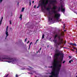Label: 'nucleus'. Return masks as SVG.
<instances>
[{
    "instance_id": "1",
    "label": "nucleus",
    "mask_w": 77,
    "mask_h": 77,
    "mask_svg": "<svg viewBox=\"0 0 77 77\" xmlns=\"http://www.w3.org/2000/svg\"><path fill=\"white\" fill-rule=\"evenodd\" d=\"M56 54L54 56V62L53 66L50 67L52 68V71L50 73L51 75L49 77H58L59 72L61 67L62 61L63 54L59 51L58 50H56Z\"/></svg>"
},
{
    "instance_id": "2",
    "label": "nucleus",
    "mask_w": 77,
    "mask_h": 77,
    "mask_svg": "<svg viewBox=\"0 0 77 77\" xmlns=\"http://www.w3.org/2000/svg\"><path fill=\"white\" fill-rule=\"evenodd\" d=\"M57 6L56 5H55V6H53V8H51V9L52 10L51 11L52 12H53V13L55 15L53 17L52 14L50 13V12H49V16H48V20L50 22H51V21H53V18L57 20V22H59V21H62L61 19L59 20V18L60 17V14H56V11L55 10L56 9H57Z\"/></svg>"
},
{
    "instance_id": "3",
    "label": "nucleus",
    "mask_w": 77,
    "mask_h": 77,
    "mask_svg": "<svg viewBox=\"0 0 77 77\" xmlns=\"http://www.w3.org/2000/svg\"><path fill=\"white\" fill-rule=\"evenodd\" d=\"M64 34V32H62L58 35H56L54 38V42L55 45L57 47L58 45H60L63 40H62V36H63V35Z\"/></svg>"
},
{
    "instance_id": "4",
    "label": "nucleus",
    "mask_w": 77,
    "mask_h": 77,
    "mask_svg": "<svg viewBox=\"0 0 77 77\" xmlns=\"http://www.w3.org/2000/svg\"><path fill=\"white\" fill-rule=\"evenodd\" d=\"M2 61H3V62H7L8 63H11V62H12V63L14 64L16 62V60L15 58H11L8 57L7 58H3Z\"/></svg>"
},
{
    "instance_id": "5",
    "label": "nucleus",
    "mask_w": 77,
    "mask_h": 77,
    "mask_svg": "<svg viewBox=\"0 0 77 77\" xmlns=\"http://www.w3.org/2000/svg\"><path fill=\"white\" fill-rule=\"evenodd\" d=\"M57 3V1L56 0H49V3L51 5H52L53 6H54V3ZM45 3L48 4V0H42V4L45 5Z\"/></svg>"
},
{
    "instance_id": "6",
    "label": "nucleus",
    "mask_w": 77,
    "mask_h": 77,
    "mask_svg": "<svg viewBox=\"0 0 77 77\" xmlns=\"http://www.w3.org/2000/svg\"><path fill=\"white\" fill-rule=\"evenodd\" d=\"M58 11H62L63 13H65V8H64L62 5H61L60 7H59L58 8Z\"/></svg>"
},
{
    "instance_id": "7",
    "label": "nucleus",
    "mask_w": 77,
    "mask_h": 77,
    "mask_svg": "<svg viewBox=\"0 0 77 77\" xmlns=\"http://www.w3.org/2000/svg\"><path fill=\"white\" fill-rule=\"evenodd\" d=\"M8 26H7L6 28V31H5V35H6V38L9 35V34H8Z\"/></svg>"
},
{
    "instance_id": "8",
    "label": "nucleus",
    "mask_w": 77,
    "mask_h": 77,
    "mask_svg": "<svg viewBox=\"0 0 77 77\" xmlns=\"http://www.w3.org/2000/svg\"><path fill=\"white\" fill-rule=\"evenodd\" d=\"M33 72H35L34 71H32V72H29V74H33Z\"/></svg>"
},
{
    "instance_id": "9",
    "label": "nucleus",
    "mask_w": 77,
    "mask_h": 77,
    "mask_svg": "<svg viewBox=\"0 0 77 77\" xmlns=\"http://www.w3.org/2000/svg\"><path fill=\"white\" fill-rule=\"evenodd\" d=\"M44 34H43L42 35V39H44Z\"/></svg>"
},
{
    "instance_id": "10",
    "label": "nucleus",
    "mask_w": 77,
    "mask_h": 77,
    "mask_svg": "<svg viewBox=\"0 0 77 77\" xmlns=\"http://www.w3.org/2000/svg\"><path fill=\"white\" fill-rule=\"evenodd\" d=\"M32 44V42H31L30 43V45H29V50L30 49V45H31V44Z\"/></svg>"
},
{
    "instance_id": "11",
    "label": "nucleus",
    "mask_w": 77,
    "mask_h": 77,
    "mask_svg": "<svg viewBox=\"0 0 77 77\" xmlns=\"http://www.w3.org/2000/svg\"><path fill=\"white\" fill-rule=\"evenodd\" d=\"M46 10H47V11H50V8H47Z\"/></svg>"
},
{
    "instance_id": "12",
    "label": "nucleus",
    "mask_w": 77,
    "mask_h": 77,
    "mask_svg": "<svg viewBox=\"0 0 77 77\" xmlns=\"http://www.w3.org/2000/svg\"><path fill=\"white\" fill-rule=\"evenodd\" d=\"M24 9H25L24 8H22L21 11L22 12H23L24 11Z\"/></svg>"
},
{
    "instance_id": "13",
    "label": "nucleus",
    "mask_w": 77,
    "mask_h": 77,
    "mask_svg": "<svg viewBox=\"0 0 77 77\" xmlns=\"http://www.w3.org/2000/svg\"><path fill=\"white\" fill-rule=\"evenodd\" d=\"M20 18H21V19L22 18V15L21 14L20 17H19Z\"/></svg>"
},
{
    "instance_id": "14",
    "label": "nucleus",
    "mask_w": 77,
    "mask_h": 77,
    "mask_svg": "<svg viewBox=\"0 0 77 77\" xmlns=\"http://www.w3.org/2000/svg\"><path fill=\"white\" fill-rule=\"evenodd\" d=\"M2 19H1L0 21V26L1 25V24H2Z\"/></svg>"
},
{
    "instance_id": "15",
    "label": "nucleus",
    "mask_w": 77,
    "mask_h": 77,
    "mask_svg": "<svg viewBox=\"0 0 77 77\" xmlns=\"http://www.w3.org/2000/svg\"><path fill=\"white\" fill-rule=\"evenodd\" d=\"M73 46H77V45L76 44L74 43L73 45Z\"/></svg>"
},
{
    "instance_id": "16",
    "label": "nucleus",
    "mask_w": 77,
    "mask_h": 77,
    "mask_svg": "<svg viewBox=\"0 0 77 77\" xmlns=\"http://www.w3.org/2000/svg\"><path fill=\"white\" fill-rule=\"evenodd\" d=\"M73 44H74V43H70V45H73Z\"/></svg>"
},
{
    "instance_id": "17",
    "label": "nucleus",
    "mask_w": 77,
    "mask_h": 77,
    "mask_svg": "<svg viewBox=\"0 0 77 77\" xmlns=\"http://www.w3.org/2000/svg\"><path fill=\"white\" fill-rule=\"evenodd\" d=\"M9 74H7V75H5L4 77H8V76Z\"/></svg>"
},
{
    "instance_id": "18",
    "label": "nucleus",
    "mask_w": 77,
    "mask_h": 77,
    "mask_svg": "<svg viewBox=\"0 0 77 77\" xmlns=\"http://www.w3.org/2000/svg\"><path fill=\"white\" fill-rule=\"evenodd\" d=\"M29 4H30V5H31V1L30 0H29Z\"/></svg>"
},
{
    "instance_id": "19",
    "label": "nucleus",
    "mask_w": 77,
    "mask_h": 77,
    "mask_svg": "<svg viewBox=\"0 0 77 77\" xmlns=\"http://www.w3.org/2000/svg\"><path fill=\"white\" fill-rule=\"evenodd\" d=\"M69 63H71V60H70V61H69Z\"/></svg>"
},
{
    "instance_id": "20",
    "label": "nucleus",
    "mask_w": 77,
    "mask_h": 77,
    "mask_svg": "<svg viewBox=\"0 0 77 77\" xmlns=\"http://www.w3.org/2000/svg\"><path fill=\"white\" fill-rule=\"evenodd\" d=\"M10 24H12V23H11V20L9 21Z\"/></svg>"
},
{
    "instance_id": "21",
    "label": "nucleus",
    "mask_w": 77,
    "mask_h": 77,
    "mask_svg": "<svg viewBox=\"0 0 77 77\" xmlns=\"http://www.w3.org/2000/svg\"><path fill=\"white\" fill-rule=\"evenodd\" d=\"M18 77V75L16 74V77Z\"/></svg>"
},
{
    "instance_id": "22",
    "label": "nucleus",
    "mask_w": 77,
    "mask_h": 77,
    "mask_svg": "<svg viewBox=\"0 0 77 77\" xmlns=\"http://www.w3.org/2000/svg\"><path fill=\"white\" fill-rule=\"evenodd\" d=\"M26 41H27V38H26L25 39V42H26Z\"/></svg>"
},
{
    "instance_id": "23",
    "label": "nucleus",
    "mask_w": 77,
    "mask_h": 77,
    "mask_svg": "<svg viewBox=\"0 0 77 77\" xmlns=\"http://www.w3.org/2000/svg\"><path fill=\"white\" fill-rule=\"evenodd\" d=\"M65 61H64L63 62V63H65Z\"/></svg>"
},
{
    "instance_id": "24",
    "label": "nucleus",
    "mask_w": 77,
    "mask_h": 77,
    "mask_svg": "<svg viewBox=\"0 0 77 77\" xmlns=\"http://www.w3.org/2000/svg\"><path fill=\"white\" fill-rule=\"evenodd\" d=\"M3 0H0V3H1Z\"/></svg>"
},
{
    "instance_id": "25",
    "label": "nucleus",
    "mask_w": 77,
    "mask_h": 77,
    "mask_svg": "<svg viewBox=\"0 0 77 77\" xmlns=\"http://www.w3.org/2000/svg\"><path fill=\"white\" fill-rule=\"evenodd\" d=\"M29 41H28V42H27V44H28L29 43Z\"/></svg>"
},
{
    "instance_id": "26",
    "label": "nucleus",
    "mask_w": 77,
    "mask_h": 77,
    "mask_svg": "<svg viewBox=\"0 0 77 77\" xmlns=\"http://www.w3.org/2000/svg\"><path fill=\"white\" fill-rule=\"evenodd\" d=\"M63 26H64L63 29H65V25H63Z\"/></svg>"
},
{
    "instance_id": "27",
    "label": "nucleus",
    "mask_w": 77,
    "mask_h": 77,
    "mask_svg": "<svg viewBox=\"0 0 77 77\" xmlns=\"http://www.w3.org/2000/svg\"><path fill=\"white\" fill-rule=\"evenodd\" d=\"M38 41H39V39H38L37 40L36 42H38Z\"/></svg>"
},
{
    "instance_id": "28",
    "label": "nucleus",
    "mask_w": 77,
    "mask_h": 77,
    "mask_svg": "<svg viewBox=\"0 0 77 77\" xmlns=\"http://www.w3.org/2000/svg\"><path fill=\"white\" fill-rule=\"evenodd\" d=\"M34 8H36V6L35 5L34 7Z\"/></svg>"
},
{
    "instance_id": "29",
    "label": "nucleus",
    "mask_w": 77,
    "mask_h": 77,
    "mask_svg": "<svg viewBox=\"0 0 77 77\" xmlns=\"http://www.w3.org/2000/svg\"><path fill=\"white\" fill-rule=\"evenodd\" d=\"M32 3H34V1H32Z\"/></svg>"
},
{
    "instance_id": "30",
    "label": "nucleus",
    "mask_w": 77,
    "mask_h": 77,
    "mask_svg": "<svg viewBox=\"0 0 77 77\" xmlns=\"http://www.w3.org/2000/svg\"><path fill=\"white\" fill-rule=\"evenodd\" d=\"M3 17H2L1 20H3Z\"/></svg>"
},
{
    "instance_id": "31",
    "label": "nucleus",
    "mask_w": 77,
    "mask_h": 77,
    "mask_svg": "<svg viewBox=\"0 0 77 77\" xmlns=\"http://www.w3.org/2000/svg\"><path fill=\"white\" fill-rule=\"evenodd\" d=\"M66 30H64V32H66Z\"/></svg>"
},
{
    "instance_id": "32",
    "label": "nucleus",
    "mask_w": 77,
    "mask_h": 77,
    "mask_svg": "<svg viewBox=\"0 0 77 77\" xmlns=\"http://www.w3.org/2000/svg\"><path fill=\"white\" fill-rule=\"evenodd\" d=\"M41 50V48L40 49V50Z\"/></svg>"
},
{
    "instance_id": "33",
    "label": "nucleus",
    "mask_w": 77,
    "mask_h": 77,
    "mask_svg": "<svg viewBox=\"0 0 77 77\" xmlns=\"http://www.w3.org/2000/svg\"><path fill=\"white\" fill-rule=\"evenodd\" d=\"M71 62H73V60H71Z\"/></svg>"
},
{
    "instance_id": "34",
    "label": "nucleus",
    "mask_w": 77,
    "mask_h": 77,
    "mask_svg": "<svg viewBox=\"0 0 77 77\" xmlns=\"http://www.w3.org/2000/svg\"><path fill=\"white\" fill-rule=\"evenodd\" d=\"M73 49H75V48H73Z\"/></svg>"
},
{
    "instance_id": "35",
    "label": "nucleus",
    "mask_w": 77,
    "mask_h": 77,
    "mask_svg": "<svg viewBox=\"0 0 77 77\" xmlns=\"http://www.w3.org/2000/svg\"><path fill=\"white\" fill-rule=\"evenodd\" d=\"M69 57H70V58H71V57L69 56Z\"/></svg>"
},
{
    "instance_id": "36",
    "label": "nucleus",
    "mask_w": 77,
    "mask_h": 77,
    "mask_svg": "<svg viewBox=\"0 0 77 77\" xmlns=\"http://www.w3.org/2000/svg\"><path fill=\"white\" fill-rule=\"evenodd\" d=\"M39 8V6H38V7H37V8Z\"/></svg>"
},
{
    "instance_id": "37",
    "label": "nucleus",
    "mask_w": 77,
    "mask_h": 77,
    "mask_svg": "<svg viewBox=\"0 0 77 77\" xmlns=\"http://www.w3.org/2000/svg\"><path fill=\"white\" fill-rule=\"evenodd\" d=\"M72 51H74V50H73V49H72Z\"/></svg>"
},
{
    "instance_id": "38",
    "label": "nucleus",
    "mask_w": 77,
    "mask_h": 77,
    "mask_svg": "<svg viewBox=\"0 0 77 77\" xmlns=\"http://www.w3.org/2000/svg\"><path fill=\"white\" fill-rule=\"evenodd\" d=\"M75 50H77V49L75 48Z\"/></svg>"
},
{
    "instance_id": "39",
    "label": "nucleus",
    "mask_w": 77,
    "mask_h": 77,
    "mask_svg": "<svg viewBox=\"0 0 77 77\" xmlns=\"http://www.w3.org/2000/svg\"><path fill=\"white\" fill-rule=\"evenodd\" d=\"M35 77H36V76H35Z\"/></svg>"
},
{
    "instance_id": "40",
    "label": "nucleus",
    "mask_w": 77,
    "mask_h": 77,
    "mask_svg": "<svg viewBox=\"0 0 77 77\" xmlns=\"http://www.w3.org/2000/svg\"><path fill=\"white\" fill-rule=\"evenodd\" d=\"M38 52H39V51H38Z\"/></svg>"
},
{
    "instance_id": "41",
    "label": "nucleus",
    "mask_w": 77,
    "mask_h": 77,
    "mask_svg": "<svg viewBox=\"0 0 77 77\" xmlns=\"http://www.w3.org/2000/svg\"><path fill=\"white\" fill-rule=\"evenodd\" d=\"M30 68H31V67H30Z\"/></svg>"
},
{
    "instance_id": "42",
    "label": "nucleus",
    "mask_w": 77,
    "mask_h": 77,
    "mask_svg": "<svg viewBox=\"0 0 77 77\" xmlns=\"http://www.w3.org/2000/svg\"><path fill=\"white\" fill-rule=\"evenodd\" d=\"M76 77H77V76H76Z\"/></svg>"
},
{
    "instance_id": "43",
    "label": "nucleus",
    "mask_w": 77,
    "mask_h": 77,
    "mask_svg": "<svg viewBox=\"0 0 77 77\" xmlns=\"http://www.w3.org/2000/svg\"><path fill=\"white\" fill-rule=\"evenodd\" d=\"M38 53V52H37V53Z\"/></svg>"
}]
</instances>
